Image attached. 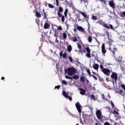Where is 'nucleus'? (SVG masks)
<instances>
[{
    "label": "nucleus",
    "mask_w": 125,
    "mask_h": 125,
    "mask_svg": "<svg viewBox=\"0 0 125 125\" xmlns=\"http://www.w3.org/2000/svg\"><path fill=\"white\" fill-rule=\"evenodd\" d=\"M64 73L67 74L68 76H73L76 74V69L74 67H68L65 69Z\"/></svg>",
    "instance_id": "f257e3e1"
},
{
    "label": "nucleus",
    "mask_w": 125,
    "mask_h": 125,
    "mask_svg": "<svg viewBox=\"0 0 125 125\" xmlns=\"http://www.w3.org/2000/svg\"><path fill=\"white\" fill-rule=\"evenodd\" d=\"M97 23H99V24H100L102 26L106 28L107 29H111V30H113V25H112V24L108 25L101 20H100L98 22H97Z\"/></svg>",
    "instance_id": "f03ea898"
},
{
    "label": "nucleus",
    "mask_w": 125,
    "mask_h": 125,
    "mask_svg": "<svg viewBox=\"0 0 125 125\" xmlns=\"http://www.w3.org/2000/svg\"><path fill=\"white\" fill-rule=\"evenodd\" d=\"M83 52H84V53H86L85 56H86L87 58H91V55L90 54V53H91V52L89 47H86L85 48V50H83Z\"/></svg>",
    "instance_id": "7ed1b4c3"
},
{
    "label": "nucleus",
    "mask_w": 125,
    "mask_h": 125,
    "mask_svg": "<svg viewBox=\"0 0 125 125\" xmlns=\"http://www.w3.org/2000/svg\"><path fill=\"white\" fill-rule=\"evenodd\" d=\"M111 73H112V74L111 75L110 78L113 80V83H115H115H117V81H118V74L116 72H113V71H111Z\"/></svg>",
    "instance_id": "20e7f679"
},
{
    "label": "nucleus",
    "mask_w": 125,
    "mask_h": 125,
    "mask_svg": "<svg viewBox=\"0 0 125 125\" xmlns=\"http://www.w3.org/2000/svg\"><path fill=\"white\" fill-rule=\"evenodd\" d=\"M109 50L111 51V53H112L113 55H115V53L117 51V48H116V46L114 45H110L109 46Z\"/></svg>",
    "instance_id": "39448f33"
},
{
    "label": "nucleus",
    "mask_w": 125,
    "mask_h": 125,
    "mask_svg": "<svg viewBox=\"0 0 125 125\" xmlns=\"http://www.w3.org/2000/svg\"><path fill=\"white\" fill-rule=\"evenodd\" d=\"M102 72H103V73H104V74L105 75V76H107L108 77L110 76V74H111V70L106 68L102 69Z\"/></svg>",
    "instance_id": "423d86ee"
},
{
    "label": "nucleus",
    "mask_w": 125,
    "mask_h": 125,
    "mask_svg": "<svg viewBox=\"0 0 125 125\" xmlns=\"http://www.w3.org/2000/svg\"><path fill=\"white\" fill-rule=\"evenodd\" d=\"M101 51L103 56H105L106 53H107V50H106V47H105V44L103 43L101 46Z\"/></svg>",
    "instance_id": "0eeeda50"
},
{
    "label": "nucleus",
    "mask_w": 125,
    "mask_h": 125,
    "mask_svg": "<svg viewBox=\"0 0 125 125\" xmlns=\"http://www.w3.org/2000/svg\"><path fill=\"white\" fill-rule=\"evenodd\" d=\"M96 115L97 116V119L98 120H101L103 118V116L102 115V112L100 111V110H97L96 111Z\"/></svg>",
    "instance_id": "6e6552de"
},
{
    "label": "nucleus",
    "mask_w": 125,
    "mask_h": 125,
    "mask_svg": "<svg viewBox=\"0 0 125 125\" xmlns=\"http://www.w3.org/2000/svg\"><path fill=\"white\" fill-rule=\"evenodd\" d=\"M75 106H76L79 113H82V105H81V104H80V103H79V102H78L75 104Z\"/></svg>",
    "instance_id": "1a4fd4ad"
},
{
    "label": "nucleus",
    "mask_w": 125,
    "mask_h": 125,
    "mask_svg": "<svg viewBox=\"0 0 125 125\" xmlns=\"http://www.w3.org/2000/svg\"><path fill=\"white\" fill-rule=\"evenodd\" d=\"M108 4H109V6H110V7L112 8L113 9H114V10H115V9H116V6H115L116 4L114 2V1H113V0L109 1Z\"/></svg>",
    "instance_id": "9d476101"
},
{
    "label": "nucleus",
    "mask_w": 125,
    "mask_h": 125,
    "mask_svg": "<svg viewBox=\"0 0 125 125\" xmlns=\"http://www.w3.org/2000/svg\"><path fill=\"white\" fill-rule=\"evenodd\" d=\"M63 8H62V7H60L59 8V11L57 13L58 16V17H59V18H61V16H62V14H61V12H63Z\"/></svg>",
    "instance_id": "9b49d317"
},
{
    "label": "nucleus",
    "mask_w": 125,
    "mask_h": 125,
    "mask_svg": "<svg viewBox=\"0 0 125 125\" xmlns=\"http://www.w3.org/2000/svg\"><path fill=\"white\" fill-rule=\"evenodd\" d=\"M79 90H80V93L81 95H85V93L86 92V90L83 88H79Z\"/></svg>",
    "instance_id": "f8f14e48"
},
{
    "label": "nucleus",
    "mask_w": 125,
    "mask_h": 125,
    "mask_svg": "<svg viewBox=\"0 0 125 125\" xmlns=\"http://www.w3.org/2000/svg\"><path fill=\"white\" fill-rule=\"evenodd\" d=\"M86 72L90 77H93L94 80H95V81H97V77L93 75H91L90 73V70H89V69H87Z\"/></svg>",
    "instance_id": "ddd939ff"
},
{
    "label": "nucleus",
    "mask_w": 125,
    "mask_h": 125,
    "mask_svg": "<svg viewBox=\"0 0 125 125\" xmlns=\"http://www.w3.org/2000/svg\"><path fill=\"white\" fill-rule=\"evenodd\" d=\"M50 27V24L48 22H45L44 24L43 28L45 30H47V29H49Z\"/></svg>",
    "instance_id": "4468645a"
},
{
    "label": "nucleus",
    "mask_w": 125,
    "mask_h": 125,
    "mask_svg": "<svg viewBox=\"0 0 125 125\" xmlns=\"http://www.w3.org/2000/svg\"><path fill=\"white\" fill-rule=\"evenodd\" d=\"M60 57H62L63 58H67V54H66V52H65L63 54V50L61 51L60 53Z\"/></svg>",
    "instance_id": "2eb2a0df"
},
{
    "label": "nucleus",
    "mask_w": 125,
    "mask_h": 125,
    "mask_svg": "<svg viewBox=\"0 0 125 125\" xmlns=\"http://www.w3.org/2000/svg\"><path fill=\"white\" fill-rule=\"evenodd\" d=\"M77 30L78 31H79V32H82V33L84 32V29H83V28L81 26H79V25H77Z\"/></svg>",
    "instance_id": "dca6fc26"
},
{
    "label": "nucleus",
    "mask_w": 125,
    "mask_h": 125,
    "mask_svg": "<svg viewBox=\"0 0 125 125\" xmlns=\"http://www.w3.org/2000/svg\"><path fill=\"white\" fill-rule=\"evenodd\" d=\"M54 37L56 39H58V36H59V31L56 29H55V32L54 34Z\"/></svg>",
    "instance_id": "f3484780"
},
{
    "label": "nucleus",
    "mask_w": 125,
    "mask_h": 125,
    "mask_svg": "<svg viewBox=\"0 0 125 125\" xmlns=\"http://www.w3.org/2000/svg\"><path fill=\"white\" fill-rule=\"evenodd\" d=\"M70 40L72 41V42H77L79 41L78 40V37L76 36L71 37Z\"/></svg>",
    "instance_id": "a211bd4d"
},
{
    "label": "nucleus",
    "mask_w": 125,
    "mask_h": 125,
    "mask_svg": "<svg viewBox=\"0 0 125 125\" xmlns=\"http://www.w3.org/2000/svg\"><path fill=\"white\" fill-rule=\"evenodd\" d=\"M73 48H72V45H68L67 47V50L69 52V53H71V51H72V50Z\"/></svg>",
    "instance_id": "6ab92c4d"
},
{
    "label": "nucleus",
    "mask_w": 125,
    "mask_h": 125,
    "mask_svg": "<svg viewBox=\"0 0 125 125\" xmlns=\"http://www.w3.org/2000/svg\"><path fill=\"white\" fill-rule=\"evenodd\" d=\"M93 68L95 70H98V69H99V65H98V64H97V63H94L93 65Z\"/></svg>",
    "instance_id": "aec40b11"
},
{
    "label": "nucleus",
    "mask_w": 125,
    "mask_h": 125,
    "mask_svg": "<svg viewBox=\"0 0 125 125\" xmlns=\"http://www.w3.org/2000/svg\"><path fill=\"white\" fill-rule=\"evenodd\" d=\"M79 13H80L81 14H82V15H83V16L84 17V18H86L88 19V17H87V16L86 15V14H85V13L84 12H79Z\"/></svg>",
    "instance_id": "412c9836"
},
{
    "label": "nucleus",
    "mask_w": 125,
    "mask_h": 125,
    "mask_svg": "<svg viewBox=\"0 0 125 125\" xmlns=\"http://www.w3.org/2000/svg\"><path fill=\"white\" fill-rule=\"evenodd\" d=\"M35 16L36 17H38V18H41V17H42V15L38 11L36 12Z\"/></svg>",
    "instance_id": "4be33fe9"
},
{
    "label": "nucleus",
    "mask_w": 125,
    "mask_h": 125,
    "mask_svg": "<svg viewBox=\"0 0 125 125\" xmlns=\"http://www.w3.org/2000/svg\"><path fill=\"white\" fill-rule=\"evenodd\" d=\"M87 41L88 42L91 43V42H92V37L91 36H89L87 38Z\"/></svg>",
    "instance_id": "5701e85b"
},
{
    "label": "nucleus",
    "mask_w": 125,
    "mask_h": 125,
    "mask_svg": "<svg viewBox=\"0 0 125 125\" xmlns=\"http://www.w3.org/2000/svg\"><path fill=\"white\" fill-rule=\"evenodd\" d=\"M80 81L81 82L83 83H84L85 82V78L84 76H82L80 77Z\"/></svg>",
    "instance_id": "b1692460"
},
{
    "label": "nucleus",
    "mask_w": 125,
    "mask_h": 125,
    "mask_svg": "<svg viewBox=\"0 0 125 125\" xmlns=\"http://www.w3.org/2000/svg\"><path fill=\"white\" fill-rule=\"evenodd\" d=\"M117 93H118V94H120L122 96H124L125 94V92L123 90H120V91L118 92Z\"/></svg>",
    "instance_id": "393cba45"
},
{
    "label": "nucleus",
    "mask_w": 125,
    "mask_h": 125,
    "mask_svg": "<svg viewBox=\"0 0 125 125\" xmlns=\"http://www.w3.org/2000/svg\"><path fill=\"white\" fill-rule=\"evenodd\" d=\"M101 98L103 99V100H105V101H108V99L106 98H105V95L104 94H102L101 95Z\"/></svg>",
    "instance_id": "a878e982"
},
{
    "label": "nucleus",
    "mask_w": 125,
    "mask_h": 125,
    "mask_svg": "<svg viewBox=\"0 0 125 125\" xmlns=\"http://www.w3.org/2000/svg\"><path fill=\"white\" fill-rule=\"evenodd\" d=\"M62 38L64 41L67 39V34L65 32L62 34Z\"/></svg>",
    "instance_id": "bb28decb"
},
{
    "label": "nucleus",
    "mask_w": 125,
    "mask_h": 125,
    "mask_svg": "<svg viewBox=\"0 0 125 125\" xmlns=\"http://www.w3.org/2000/svg\"><path fill=\"white\" fill-rule=\"evenodd\" d=\"M73 79H74V80H79L80 76H79V75H74L73 76Z\"/></svg>",
    "instance_id": "cd10ccee"
},
{
    "label": "nucleus",
    "mask_w": 125,
    "mask_h": 125,
    "mask_svg": "<svg viewBox=\"0 0 125 125\" xmlns=\"http://www.w3.org/2000/svg\"><path fill=\"white\" fill-rule=\"evenodd\" d=\"M62 95L65 98H66L68 96V94H67V93L65 91H62Z\"/></svg>",
    "instance_id": "c85d7f7f"
},
{
    "label": "nucleus",
    "mask_w": 125,
    "mask_h": 125,
    "mask_svg": "<svg viewBox=\"0 0 125 125\" xmlns=\"http://www.w3.org/2000/svg\"><path fill=\"white\" fill-rule=\"evenodd\" d=\"M58 31H63V28H62V26L61 25L57 26V29Z\"/></svg>",
    "instance_id": "c756f323"
},
{
    "label": "nucleus",
    "mask_w": 125,
    "mask_h": 125,
    "mask_svg": "<svg viewBox=\"0 0 125 125\" xmlns=\"http://www.w3.org/2000/svg\"><path fill=\"white\" fill-rule=\"evenodd\" d=\"M42 11H43V13L44 14V16H43L44 19H47V14H45V12H44V10H43Z\"/></svg>",
    "instance_id": "7c9ffc66"
},
{
    "label": "nucleus",
    "mask_w": 125,
    "mask_h": 125,
    "mask_svg": "<svg viewBox=\"0 0 125 125\" xmlns=\"http://www.w3.org/2000/svg\"><path fill=\"white\" fill-rule=\"evenodd\" d=\"M61 17V20H62V22H65V16H64V15H62V16Z\"/></svg>",
    "instance_id": "2f4dec72"
},
{
    "label": "nucleus",
    "mask_w": 125,
    "mask_h": 125,
    "mask_svg": "<svg viewBox=\"0 0 125 125\" xmlns=\"http://www.w3.org/2000/svg\"><path fill=\"white\" fill-rule=\"evenodd\" d=\"M100 1H102V3H104V5L107 4V0H99Z\"/></svg>",
    "instance_id": "473e14b6"
},
{
    "label": "nucleus",
    "mask_w": 125,
    "mask_h": 125,
    "mask_svg": "<svg viewBox=\"0 0 125 125\" xmlns=\"http://www.w3.org/2000/svg\"><path fill=\"white\" fill-rule=\"evenodd\" d=\"M67 14H68V9H66L65 10L64 13V15L65 17H67Z\"/></svg>",
    "instance_id": "72a5a7b5"
},
{
    "label": "nucleus",
    "mask_w": 125,
    "mask_h": 125,
    "mask_svg": "<svg viewBox=\"0 0 125 125\" xmlns=\"http://www.w3.org/2000/svg\"><path fill=\"white\" fill-rule=\"evenodd\" d=\"M79 52H80V53L82 54V55H83V49L82 48H81V49H79Z\"/></svg>",
    "instance_id": "f704fd0d"
},
{
    "label": "nucleus",
    "mask_w": 125,
    "mask_h": 125,
    "mask_svg": "<svg viewBox=\"0 0 125 125\" xmlns=\"http://www.w3.org/2000/svg\"><path fill=\"white\" fill-rule=\"evenodd\" d=\"M90 97L93 100H96V99H95V96L94 95H91Z\"/></svg>",
    "instance_id": "c9c22d12"
},
{
    "label": "nucleus",
    "mask_w": 125,
    "mask_h": 125,
    "mask_svg": "<svg viewBox=\"0 0 125 125\" xmlns=\"http://www.w3.org/2000/svg\"><path fill=\"white\" fill-rule=\"evenodd\" d=\"M92 20H97L98 19V18H97V17L95 16H92Z\"/></svg>",
    "instance_id": "e433bc0d"
},
{
    "label": "nucleus",
    "mask_w": 125,
    "mask_h": 125,
    "mask_svg": "<svg viewBox=\"0 0 125 125\" xmlns=\"http://www.w3.org/2000/svg\"><path fill=\"white\" fill-rule=\"evenodd\" d=\"M48 7L49 8H54V6L51 4H48Z\"/></svg>",
    "instance_id": "4c0bfd02"
},
{
    "label": "nucleus",
    "mask_w": 125,
    "mask_h": 125,
    "mask_svg": "<svg viewBox=\"0 0 125 125\" xmlns=\"http://www.w3.org/2000/svg\"><path fill=\"white\" fill-rule=\"evenodd\" d=\"M92 73H93V75H94L95 76H96V77H99V74H97V73H96V72H95L94 71H92Z\"/></svg>",
    "instance_id": "58836bf2"
},
{
    "label": "nucleus",
    "mask_w": 125,
    "mask_h": 125,
    "mask_svg": "<svg viewBox=\"0 0 125 125\" xmlns=\"http://www.w3.org/2000/svg\"><path fill=\"white\" fill-rule=\"evenodd\" d=\"M68 59L71 63H73V58H72L71 57H68Z\"/></svg>",
    "instance_id": "ea45409f"
},
{
    "label": "nucleus",
    "mask_w": 125,
    "mask_h": 125,
    "mask_svg": "<svg viewBox=\"0 0 125 125\" xmlns=\"http://www.w3.org/2000/svg\"><path fill=\"white\" fill-rule=\"evenodd\" d=\"M62 84H65V85H67V82L65 80H62Z\"/></svg>",
    "instance_id": "a19ab883"
},
{
    "label": "nucleus",
    "mask_w": 125,
    "mask_h": 125,
    "mask_svg": "<svg viewBox=\"0 0 125 125\" xmlns=\"http://www.w3.org/2000/svg\"><path fill=\"white\" fill-rule=\"evenodd\" d=\"M121 87L125 90V85L124 84H122L121 85Z\"/></svg>",
    "instance_id": "79ce46f5"
},
{
    "label": "nucleus",
    "mask_w": 125,
    "mask_h": 125,
    "mask_svg": "<svg viewBox=\"0 0 125 125\" xmlns=\"http://www.w3.org/2000/svg\"><path fill=\"white\" fill-rule=\"evenodd\" d=\"M66 98H68V99H69V100H70V101H72V100H73L72 97H70L69 96H68L67 97H66Z\"/></svg>",
    "instance_id": "37998d69"
},
{
    "label": "nucleus",
    "mask_w": 125,
    "mask_h": 125,
    "mask_svg": "<svg viewBox=\"0 0 125 125\" xmlns=\"http://www.w3.org/2000/svg\"><path fill=\"white\" fill-rule=\"evenodd\" d=\"M75 28L73 29L74 32V33H77V30H78L77 27H76V26H74Z\"/></svg>",
    "instance_id": "c03bdc74"
},
{
    "label": "nucleus",
    "mask_w": 125,
    "mask_h": 125,
    "mask_svg": "<svg viewBox=\"0 0 125 125\" xmlns=\"http://www.w3.org/2000/svg\"><path fill=\"white\" fill-rule=\"evenodd\" d=\"M65 26H66V29L68 30L69 29V27H70V25L68 23H65Z\"/></svg>",
    "instance_id": "a18cd8bd"
},
{
    "label": "nucleus",
    "mask_w": 125,
    "mask_h": 125,
    "mask_svg": "<svg viewBox=\"0 0 125 125\" xmlns=\"http://www.w3.org/2000/svg\"><path fill=\"white\" fill-rule=\"evenodd\" d=\"M113 114H116V115H119V112L116 111V110H114V111L112 112Z\"/></svg>",
    "instance_id": "49530a36"
},
{
    "label": "nucleus",
    "mask_w": 125,
    "mask_h": 125,
    "mask_svg": "<svg viewBox=\"0 0 125 125\" xmlns=\"http://www.w3.org/2000/svg\"><path fill=\"white\" fill-rule=\"evenodd\" d=\"M56 2L57 6H58V5H59V1L58 0H56Z\"/></svg>",
    "instance_id": "de8ad7c7"
},
{
    "label": "nucleus",
    "mask_w": 125,
    "mask_h": 125,
    "mask_svg": "<svg viewBox=\"0 0 125 125\" xmlns=\"http://www.w3.org/2000/svg\"><path fill=\"white\" fill-rule=\"evenodd\" d=\"M100 69H102V70H103V69H104V67L103 66V65L102 64H101L100 65Z\"/></svg>",
    "instance_id": "09e8293b"
},
{
    "label": "nucleus",
    "mask_w": 125,
    "mask_h": 125,
    "mask_svg": "<svg viewBox=\"0 0 125 125\" xmlns=\"http://www.w3.org/2000/svg\"><path fill=\"white\" fill-rule=\"evenodd\" d=\"M111 104L112 108H114L115 107V104H114V103H113V102L112 101L111 102Z\"/></svg>",
    "instance_id": "8fccbe9b"
},
{
    "label": "nucleus",
    "mask_w": 125,
    "mask_h": 125,
    "mask_svg": "<svg viewBox=\"0 0 125 125\" xmlns=\"http://www.w3.org/2000/svg\"><path fill=\"white\" fill-rule=\"evenodd\" d=\"M78 47L79 49H81L82 48V46L80 44H78Z\"/></svg>",
    "instance_id": "3c124183"
},
{
    "label": "nucleus",
    "mask_w": 125,
    "mask_h": 125,
    "mask_svg": "<svg viewBox=\"0 0 125 125\" xmlns=\"http://www.w3.org/2000/svg\"><path fill=\"white\" fill-rule=\"evenodd\" d=\"M60 85H58V86H56L55 87V88H57V89H59V88H60Z\"/></svg>",
    "instance_id": "603ef678"
},
{
    "label": "nucleus",
    "mask_w": 125,
    "mask_h": 125,
    "mask_svg": "<svg viewBox=\"0 0 125 125\" xmlns=\"http://www.w3.org/2000/svg\"><path fill=\"white\" fill-rule=\"evenodd\" d=\"M108 41H107V43L110 44L111 43V42H111V39H109V37H108Z\"/></svg>",
    "instance_id": "864d4df0"
},
{
    "label": "nucleus",
    "mask_w": 125,
    "mask_h": 125,
    "mask_svg": "<svg viewBox=\"0 0 125 125\" xmlns=\"http://www.w3.org/2000/svg\"><path fill=\"white\" fill-rule=\"evenodd\" d=\"M95 40H96V42H98V44H100V42H99V41H98V40L96 38H95Z\"/></svg>",
    "instance_id": "5fc2aeb1"
},
{
    "label": "nucleus",
    "mask_w": 125,
    "mask_h": 125,
    "mask_svg": "<svg viewBox=\"0 0 125 125\" xmlns=\"http://www.w3.org/2000/svg\"><path fill=\"white\" fill-rule=\"evenodd\" d=\"M122 15H123V16H125V11L121 13Z\"/></svg>",
    "instance_id": "6e6d98bb"
},
{
    "label": "nucleus",
    "mask_w": 125,
    "mask_h": 125,
    "mask_svg": "<svg viewBox=\"0 0 125 125\" xmlns=\"http://www.w3.org/2000/svg\"><path fill=\"white\" fill-rule=\"evenodd\" d=\"M80 121L81 124H82L83 125V120H82V118H80Z\"/></svg>",
    "instance_id": "4d7b16f0"
},
{
    "label": "nucleus",
    "mask_w": 125,
    "mask_h": 125,
    "mask_svg": "<svg viewBox=\"0 0 125 125\" xmlns=\"http://www.w3.org/2000/svg\"><path fill=\"white\" fill-rule=\"evenodd\" d=\"M42 40L44 39V36H43V34L42 35Z\"/></svg>",
    "instance_id": "13d9d810"
},
{
    "label": "nucleus",
    "mask_w": 125,
    "mask_h": 125,
    "mask_svg": "<svg viewBox=\"0 0 125 125\" xmlns=\"http://www.w3.org/2000/svg\"><path fill=\"white\" fill-rule=\"evenodd\" d=\"M55 42H59V41H58V40H57V38H56V41Z\"/></svg>",
    "instance_id": "bf43d9fd"
},
{
    "label": "nucleus",
    "mask_w": 125,
    "mask_h": 125,
    "mask_svg": "<svg viewBox=\"0 0 125 125\" xmlns=\"http://www.w3.org/2000/svg\"><path fill=\"white\" fill-rule=\"evenodd\" d=\"M106 34L109 37V32L108 31H106Z\"/></svg>",
    "instance_id": "052dcab7"
},
{
    "label": "nucleus",
    "mask_w": 125,
    "mask_h": 125,
    "mask_svg": "<svg viewBox=\"0 0 125 125\" xmlns=\"http://www.w3.org/2000/svg\"><path fill=\"white\" fill-rule=\"evenodd\" d=\"M86 82L87 83H89V81H88V80H86Z\"/></svg>",
    "instance_id": "680f3d73"
},
{
    "label": "nucleus",
    "mask_w": 125,
    "mask_h": 125,
    "mask_svg": "<svg viewBox=\"0 0 125 125\" xmlns=\"http://www.w3.org/2000/svg\"><path fill=\"white\" fill-rule=\"evenodd\" d=\"M68 80H73V78H72V77H68Z\"/></svg>",
    "instance_id": "e2e57ef3"
},
{
    "label": "nucleus",
    "mask_w": 125,
    "mask_h": 125,
    "mask_svg": "<svg viewBox=\"0 0 125 125\" xmlns=\"http://www.w3.org/2000/svg\"><path fill=\"white\" fill-rule=\"evenodd\" d=\"M65 78H66V79H69V76H65Z\"/></svg>",
    "instance_id": "0e129e2a"
},
{
    "label": "nucleus",
    "mask_w": 125,
    "mask_h": 125,
    "mask_svg": "<svg viewBox=\"0 0 125 125\" xmlns=\"http://www.w3.org/2000/svg\"><path fill=\"white\" fill-rule=\"evenodd\" d=\"M1 80H4V77H1Z\"/></svg>",
    "instance_id": "69168bd1"
},
{
    "label": "nucleus",
    "mask_w": 125,
    "mask_h": 125,
    "mask_svg": "<svg viewBox=\"0 0 125 125\" xmlns=\"http://www.w3.org/2000/svg\"><path fill=\"white\" fill-rule=\"evenodd\" d=\"M65 2H66V3H67V4H69V2H68V1H67V0H66V1H65Z\"/></svg>",
    "instance_id": "338daca9"
},
{
    "label": "nucleus",
    "mask_w": 125,
    "mask_h": 125,
    "mask_svg": "<svg viewBox=\"0 0 125 125\" xmlns=\"http://www.w3.org/2000/svg\"><path fill=\"white\" fill-rule=\"evenodd\" d=\"M95 125H99L98 124V123H96Z\"/></svg>",
    "instance_id": "774afa93"
}]
</instances>
